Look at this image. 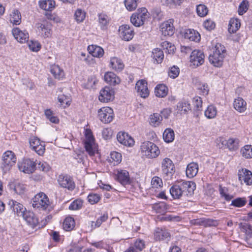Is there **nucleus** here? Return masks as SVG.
<instances>
[{
  "instance_id": "obj_54",
  "label": "nucleus",
  "mask_w": 252,
  "mask_h": 252,
  "mask_svg": "<svg viewBox=\"0 0 252 252\" xmlns=\"http://www.w3.org/2000/svg\"><path fill=\"white\" fill-rule=\"evenodd\" d=\"M197 89L200 94L206 95L208 94L209 89L208 86L205 83H199L197 85Z\"/></svg>"
},
{
  "instance_id": "obj_34",
  "label": "nucleus",
  "mask_w": 252,
  "mask_h": 252,
  "mask_svg": "<svg viewBox=\"0 0 252 252\" xmlns=\"http://www.w3.org/2000/svg\"><path fill=\"white\" fill-rule=\"evenodd\" d=\"M240 22L237 18H231L229 21L228 26V32L230 33H234L236 32L240 27Z\"/></svg>"
},
{
  "instance_id": "obj_36",
  "label": "nucleus",
  "mask_w": 252,
  "mask_h": 252,
  "mask_svg": "<svg viewBox=\"0 0 252 252\" xmlns=\"http://www.w3.org/2000/svg\"><path fill=\"white\" fill-rule=\"evenodd\" d=\"M39 4L41 8L46 11H51L55 7V2L52 0H45L40 1Z\"/></svg>"
},
{
  "instance_id": "obj_47",
  "label": "nucleus",
  "mask_w": 252,
  "mask_h": 252,
  "mask_svg": "<svg viewBox=\"0 0 252 252\" xmlns=\"http://www.w3.org/2000/svg\"><path fill=\"white\" fill-rule=\"evenodd\" d=\"M242 156L247 158H252V146L247 145L245 146L241 150Z\"/></svg>"
},
{
  "instance_id": "obj_1",
  "label": "nucleus",
  "mask_w": 252,
  "mask_h": 252,
  "mask_svg": "<svg viewBox=\"0 0 252 252\" xmlns=\"http://www.w3.org/2000/svg\"><path fill=\"white\" fill-rule=\"evenodd\" d=\"M196 188L195 184L191 181L184 182L180 185L172 186L170 193L174 199H180L183 195L191 196Z\"/></svg>"
},
{
  "instance_id": "obj_10",
  "label": "nucleus",
  "mask_w": 252,
  "mask_h": 252,
  "mask_svg": "<svg viewBox=\"0 0 252 252\" xmlns=\"http://www.w3.org/2000/svg\"><path fill=\"white\" fill-rule=\"evenodd\" d=\"M98 115L101 122L104 123H109L113 119V110L109 107H102L98 110Z\"/></svg>"
},
{
  "instance_id": "obj_32",
  "label": "nucleus",
  "mask_w": 252,
  "mask_h": 252,
  "mask_svg": "<svg viewBox=\"0 0 252 252\" xmlns=\"http://www.w3.org/2000/svg\"><path fill=\"white\" fill-rule=\"evenodd\" d=\"M168 88L163 84H159L157 86L155 89L156 95L158 97H164L167 94Z\"/></svg>"
},
{
  "instance_id": "obj_59",
  "label": "nucleus",
  "mask_w": 252,
  "mask_h": 252,
  "mask_svg": "<svg viewBox=\"0 0 252 252\" xmlns=\"http://www.w3.org/2000/svg\"><path fill=\"white\" fill-rule=\"evenodd\" d=\"M197 14L200 17H204L208 13L207 7L204 4H199L196 7Z\"/></svg>"
},
{
  "instance_id": "obj_2",
  "label": "nucleus",
  "mask_w": 252,
  "mask_h": 252,
  "mask_svg": "<svg viewBox=\"0 0 252 252\" xmlns=\"http://www.w3.org/2000/svg\"><path fill=\"white\" fill-rule=\"evenodd\" d=\"M225 54L224 46L220 43H217L209 57V61L214 66L220 67L222 65Z\"/></svg>"
},
{
  "instance_id": "obj_46",
  "label": "nucleus",
  "mask_w": 252,
  "mask_h": 252,
  "mask_svg": "<svg viewBox=\"0 0 252 252\" xmlns=\"http://www.w3.org/2000/svg\"><path fill=\"white\" fill-rule=\"evenodd\" d=\"M177 108L181 113H186L190 109V105L187 102H179L177 105Z\"/></svg>"
},
{
  "instance_id": "obj_55",
  "label": "nucleus",
  "mask_w": 252,
  "mask_h": 252,
  "mask_svg": "<svg viewBox=\"0 0 252 252\" xmlns=\"http://www.w3.org/2000/svg\"><path fill=\"white\" fill-rule=\"evenodd\" d=\"M137 0H125V4L127 10L132 11L137 7Z\"/></svg>"
},
{
  "instance_id": "obj_48",
  "label": "nucleus",
  "mask_w": 252,
  "mask_h": 252,
  "mask_svg": "<svg viewBox=\"0 0 252 252\" xmlns=\"http://www.w3.org/2000/svg\"><path fill=\"white\" fill-rule=\"evenodd\" d=\"M86 16L84 11L81 9H78L74 13V18L77 23H80L84 21Z\"/></svg>"
},
{
  "instance_id": "obj_63",
  "label": "nucleus",
  "mask_w": 252,
  "mask_h": 252,
  "mask_svg": "<svg viewBox=\"0 0 252 252\" xmlns=\"http://www.w3.org/2000/svg\"><path fill=\"white\" fill-rule=\"evenodd\" d=\"M179 68L176 66H173L169 69L168 75L171 78H175L179 75Z\"/></svg>"
},
{
  "instance_id": "obj_44",
  "label": "nucleus",
  "mask_w": 252,
  "mask_h": 252,
  "mask_svg": "<svg viewBox=\"0 0 252 252\" xmlns=\"http://www.w3.org/2000/svg\"><path fill=\"white\" fill-rule=\"evenodd\" d=\"M163 183L161 178L158 176H154L151 180L152 190H156L157 189L160 188L162 187Z\"/></svg>"
},
{
  "instance_id": "obj_6",
  "label": "nucleus",
  "mask_w": 252,
  "mask_h": 252,
  "mask_svg": "<svg viewBox=\"0 0 252 252\" xmlns=\"http://www.w3.org/2000/svg\"><path fill=\"white\" fill-rule=\"evenodd\" d=\"M85 148L90 156H94L97 151V146L92 132L89 129L85 130Z\"/></svg>"
},
{
  "instance_id": "obj_39",
  "label": "nucleus",
  "mask_w": 252,
  "mask_h": 252,
  "mask_svg": "<svg viewBox=\"0 0 252 252\" xmlns=\"http://www.w3.org/2000/svg\"><path fill=\"white\" fill-rule=\"evenodd\" d=\"M152 57L155 60L157 63H161L164 58L163 51L158 48H155L152 52Z\"/></svg>"
},
{
  "instance_id": "obj_22",
  "label": "nucleus",
  "mask_w": 252,
  "mask_h": 252,
  "mask_svg": "<svg viewBox=\"0 0 252 252\" xmlns=\"http://www.w3.org/2000/svg\"><path fill=\"white\" fill-rule=\"evenodd\" d=\"M154 237L156 240L169 241L170 238V234L167 229L157 228L154 233Z\"/></svg>"
},
{
  "instance_id": "obj_49",
  "label": "nucleus",
  "mask_w": 252,
  "mask_h": 252,
  "mask_svg": "<svg viewBox=\"0 0 252 252\" xmlns=\"http://www.w3.org/2000/svg\"><path fill=\"white\" fill-rule=\"evenodd\" d=\"M45 115L47 119H48L51 122L57 124L59 122V119L54 116L53 112L50 109H47L45 110Z\"/></svg>"
},
{
  "instance_id": "obj_25",
  "label": "nucleus",
  "mask_w": 252,
  "mask_h": 252,
  "mask_svg": "<svg viewBox=\"0 0 252 252\" xmlns=\"http://www.w3.org/2000/svg\"><path fill=\"white\" fill-rule=\"evenodd\" d=\"M234 109L240 113L244 112L247 109V103L242 97H238L233 102Z\"/></svg>"
},
{
  "instance_id": "obj_31",
  "label": "nucleus",
  "mask_w": 252,
  "mask_h": 252,
  "mask_svg": "<svg viewBox=\"0 0 252 252\" xmlns=\"http://www.w3.org/2000/svg\"><path fill=\"white\" fill-rule=\"evenodd\" d=\"M110 66L113 69L120 71L124 67V64L122 61L116 57H113L110 60Z\"/></svg>"
},
{
  "instance_id": "obj_23",
  "label": "nucleus",
  "mask_w": 252,
  "mask_h": 252,
  "mask_svg": "<svg viewBox=\"0 0 252 252\" xmlns=\"http://www.w3.org/2000/svg\"><path fill=\"white\" fill-rule=\"evenodd\" d=\"M238 175L240 181H243L247 185H252V173L251 171L246 169H242L241 170H239Z\"/></svg>"
},
{
  "instance_id": "obj_21",
  "label": "nucleus",
  "mask_w": 252,
  "mask_h": 252,
  "mask_svg": "<svg viewBox=\"0 0 252 252\" xmlns=\"http://www.w3.org/2000/svg\"><path fill=\"white\" fill-rule=\"evenodd\" d=\"M8 205L11 209L19 216H22L27 211L23 205L13 200H10L8 202Z\"/></svg>"
},
{
  "instance_id": "obj_33",
  "label": "nucleus",
  "mask_w": 252,
  "mask_h": 252,
  "mask_svg": "<svg viewBox=\"0 0 252 252\" xmlns=\"http://www.w3.org/2000/svg\"><path fill=\"white\" fill-rule=\"evenodd\" d=\"M108 161L114 165H116L121 162L122 155L119 152L115 151L112 152L110 154V156L108 157Z\"/></svg>"
},
{
  "instance_id": "obj_20",
  "label": "nucleus",
  "mask_w": 252,
  "mask_h": 252,
  "mask_svg": "<svg viewBox=\"0 0 252 252\" xmlns=\"http://www.w3.org/2000/svg\"><path fill=\"white\" fill-rule=\"evenodd\" d=\"M37 28L43 37L46 38L51 36L52 26L50 23L45 22L43 23H38L37 24Z\"/></svg>"
},
{
  "instance_id": "obj_40",
  "label": "nucleus",
  "mask_w": 252,
  "mask_h": 252,
  "mask_svg": "<svg viewBox=\"0 0 252 252\" xmlns=\"http://www.w3.org/2000/svg\"><path fill=\"white\" fill-rule=\"evenodd\" d=\"M162 120V116L158 113H154L150 116V124L154 126H158Z\"/></svg>"
},
{
  "instance_id": "obj_3",
  "label": "nucleus",
  "mask_w": 252,
  "mask_h": 252,
  "mask_svg": "<svg viewBox=\"0 0 252 252\" xmlns=\"http://www.w3.org/2000/svg\"><path fill=\"white\" fill-rule=\"evenodd\" d=\"M140 149L142 156L148 158H156L160 154L158 147L152 142H144L140 146Z\"/></svg>"
},
{
  "instance_id": "obj_4",
  "label": "nucleus",
  "mask_w": 252,
  "mask_h": 252,
  "mask_svg": "<svg viewBox=\"0 0 252 252\" xmlns=\"http://www.w3.org/2000/svg\"><path fill=\"white\" fill-rule=\"evenodd\" d=\"M16 157L11 151L4 152L2 157L1 169L4 173L9 171L16 162Z\"/></svg>"
},
{
  "instance_id": "obj_7",
  "label": "nucleus",
  "mask_w": 252,
  "mask_h": 252,
  "mask_svg": "<svg viewBox=\"0 0 252 252\" xmlns=\"http://www.w3.org/2000/svg\"><path fill=\"white\" fill-rule=\"evenodd\" d=\"M161 169L163 177L166 180L171 179L175 172V166L172 160L168 158H164L161 161Z\"/></svg>"
},
{
  "instance_id": "obj_52",
  "label": "nucleus",
  "mask_w": 252,
  "mask_h": 252,
  "mask_svg": "<svg viewBox=\"0 0 252 252\" xmlns=\"http://www.w3.org/2000/svg\"><path fill=\"white\" fill-rule=\"evenodd\" d=\"M58 100L61 105L64 108L69 106L70 104V99L69 97L64 95L59 96Z\"/></svg>"
},
{
  "instance_id": "obj_15",
  "label": "nucleus",
  "mask_w": 252,
  "mask_h": 252,
  "mask_svg": "<svg viewBox=\"0 0 252 252\" xmlns=\"http://www.w3.org/2000/svg\"><path fill=\"white\" fill-rule=\"evenodd\" d=\"M12 33L15 39L21 43L28 41L29 38V33L26 31H22L19 28H13Z\"/></svg>"
},
{
  "instance_id": "obj_24",
  "label": "nucleus",
  "mask_w": 252,
  "mask_h": 252,
  "mask_svg": "<svg viewBox=\"0 0 252 252\" xmlns=\"http://www.w3.org/2000/svg\"><path fill=\"white\" fill-rule=\"evenodd\" d=\"M23 219L32 228L35 227L38 223V220L35 214L31 211H26L22 216Z\"/></svg>"
},
{
  "instance_id": "obj_5",
  "label": "nucleus",
  "mask_w": 252,
  "mask_h": 252,
  "mask_svg": "<svg viewBox=\"0 0 252 252\" xmlns=\"http://www.w3.org/2000/svg\"><path fill=\"white\" fill-rule=\"evenodd\" d=\"M149 18V14L145 8L138 9L130 17V21L135 27H140L144 24Z\"/></svg>"
},
{
  "instance_id": "obj_37",
  "label": "nucleus",
  "mask_w": 252,
  "mask_h": 252,
  "mask_svg": "<svg viewBox=\"0 0 252 252\" xmlns=\"http://www.w3.org/2000/svg\"><path fill=\"white\" fill-rule=\"evenodd\" d=\"M51 72L55 78L61 79L64 77L63 71L58 65H53L51 67Z\"/></svg>"
},
{
  "instance_id": "obj_43",
  "label": "nucleus",
  "mask_w": 252,
  "mask_h": 252,
  "mask_svg": "<svg viewBox=\"0 0 252 252\" xmlns=\"http://www.w3.org/2000/svg\"><path fill=\"white\" fill-rule=\"evenodd\" d=\"M163 138L167 143H170L174 139V132L171 128L166 129L163 133Z\"/></svg>"
},
{
  "instance_id": "obj_35",
  "label": "nucleus",
  "mask_w": 252,
  "mask_h": 252,
  "mask_svg": "<svg viewBox=\"0 0 252 252\" xmlns=\"http://www.w3.org/2000/svg\"><path fill=\"white\" fill-rule=\"evenodd\" d=\"M10 22L14 25H18L21 22V15L17 9L12 11L10 15Z\"/></svg>"
},
{
  "instance_id": "obj_14",
  "label": "nucleus",
  "mask_w": 252,
  "mask_h": 252,
  "mask_svg": "<svg viewBox=\"0 0 252 252\" xmlns=\"http://www.w3.org/2000/svg\"><path fill=\"white\" fill-rule=\"evenodd\" d=\"M58 182L61 187L69 190H73L75 187L72 178L67 175H60L58 178Z\"/></svg>"
},
{
  "instance_id": "obj_18",
  "label": "nucleus",
  "mask_w": 252,
  "mask_h": 252,
  "mask_svg": "<svg viewBox=\"0 0 252 252\" xmlns=\"http://www.w3.org/2000/svg\"><path fill=\"white\" fill-rule=\"evenodd\" d=\"M136 90L141 97L146 98L149 95V90L148 88L147 83L145 80H141L137 82L135 87Z\"/></svg>"
},
{
  "instance_id": "obj_57",
  "label": "nucleus",
  "mask_w": 252,
  "mask_h": 252,
  "mask_svg": "<svg viewBox=\"0 0 252 252\" xmlns=\"http://www.w3.org/2000/svg\"><path fill=\"white\" fill-rule=\"evenodd\" d=\"M73 157L78 162H82L84 161L85 157L84 152L80 150H76L74 151Z\"/></svg>"
},
{
  "instance_id": "obj_27",
  "label": "nucleus",
  "mask_w": 252,
  "mask_h": 252,
  "mask_svg": "<svg viewBox=\"0 0 252 252\" xmlns=\"http://www.w3.org/2000/svg\"><path fill=\"white\" fill-rule=\"evenodd\" d=\"M105 81L110 85H115L120 83V79L113 72H108L104 76Z\"/></svg>"
},
{
  "instance_id": "obj_16",
  "label": "nucleus",
  "mask_w": 252,
  "mask_h": 252,
  "mask_svg": "<svg viewBox=\"0 0 252 252\" xmlns=\"http://www.w3.org/2000/svg\"><path fill=\"white\" fill-rule=\"evenodd\" d=\"M119 34L123 39L126 41L131 40L134 35L133 30L128 25H122L119 28Z\"/></svg>"
},
{
  "instance_id": "obj_26",
  "label": "nucleus",
  "mask_w": 252,
  "mask_h": 252,
  "mask_svg": "<svg viewBox=\"0 0 252 252\" xmlns=\"http://www.w3.org/2000/svg\"><path fill=\"white\" fill-rule=\"evenodd\" d=\"M198 171V165L196 162H190L186 169V175L189 178H192L195 176Z\"/></svg>"
},
{
  "instance_id": "obj_12",
  "label": "nucleus",
  "mask_w": 252,
  "mask_h": 252,
  "mask_svg": "<svg viewBox=\"0 0 252 252\" xmlns=\"http://www.w3.org/2000/svg\"><path fill=\"white\" fill-rule=\"evenodd\" d=\"M204 54L201 51H193L190 56V65L197 67L202 65L204 62Z\"/></svg>"
},
{
  "instance_id": "obj_17",
  "label": "nucleus",
  "mask_w": 252,
  "mask_h": 252,
  "mask_svg": "<svg viewBox=\"0 0 252 252\" xmlns=\"http://www.w3.org/2000/svg\"><path fill=\"white\" fill-rule=\"evenodd\" d=\"M119 143L127 147H132L134 144V139L127 133L119 132L117 135Z\"/></svg>"
},
{
  "instance_id": "obj_51",
  "label": "nucleus",
  "mask_w": 252,
  "mask_h": 252,
  "mask_svg": "<svg viewBox=\"0 0 252 252\" xmlns=\"http://www.w3.org/2000/svg\"><path fill=\"white\" fill-rule=\"evenodd\" d=\"M28 46L30 50L37 52L41 48L40 44L37 41L31 40L28 42Z\"/></svg>"
},
{
  "instance_id": "obj_62",
  "label": "nucleus",
  "mask_w": 252,
  "mask_h": 252,
  "mask_svg": "<svg viewBox=\"0 0 252 252\" xmlns=\"http://www.w3.org/2000/svg\"><path fill=\"white\" fill-rule=\"evenodd\" d=\"M219 191L221 197L224 198L226 201H229L232 198V196L227 193V189L221 186H219Z\"/></svg>"
},
{
  "instance_id": "obj_8",
  "label": "nucleus",
  "mask_w": 252,
  "mask_h": 252,
  "mask_svg": "<svg viewBox=\"0 0 252 252\" xmlns=\"http://www.w3.org/2000/svg\"><path fill=\"white\" fill-rule=\"evenodd\" d=\"M32 205L35 208L45 210L49 205V200L45 194L40 192L33 198Z\"/></svg>"
},
{
  "instance_id": "obj_28",
  "label": "nucleus",
  "mask_w": 252,
  "mask_h": 252,
  "mask_svg": "<svg viewBox=\"0 0 252 252\" xmlns=\"http://www.w3.org/2000/svg\"><path fill=\"white\" fill-rule=\"evenodd\" d=\"M88 50L92 56L96 58L102 57L104 55V50L100 46L92 45L88 47Z\"/></svg>"
},
{
  "instance_id": "obj_61",
  "label": "nucleus",
  "mask_w": 252,
  "mask_h": 252,
  "mask_svg": "<svg viewBox=\"0 0 252 252\" xmlns=\"http://www.w3.org/2000/svg\"><path fill=\"white\" fill-rule=\"evenodd\" d=\"M100 196L96 193H90L88 196V201L91 204L97 203L100 199Z\"/></svg>"
},
{
  "instance_id": "obj_53",
  "label": "nucleus",
  "mask_w": 252,
  "mask_h": 252,
  "mask_svg": "<svg viewBox=\"0 0 252 252\" xmlns=\"http://www.w3.org/2000/svg\"><path fill=\"white\" fill-rule=\"evenodd\" d=\"M247 200L245 198H237L232 201L231 205L236 207H242L246 205Z\"/></svg>"
},
{
  "instance_id": "obj_13",
  "label": "nucleus",
  "mask_w": 252,
  "mask_h": 252,
  "mask_svg": "<svg viewBox=\"0 0 252 252\" xmlns=\"http://www.w3.org/2000/svg\"><path fill=\"white\" fill-rule=\"evenodd\" d=\"M99 100L102 102L107 103L114 98V92L109 87H105L100 91Z\"/></svg>"
},
{
  "instance_id": "obj_19",
  "label": "nucleus",
  "mask_w": 252,
  "mask_h": 252,
  "mask_svg": "<svg viewBox=\"0 0 252 252\" xmlns=\"http://www.w3.org/2000/svg\"><path fill=\"white\" fill-rule=\"evenodd\" d=\"M160 28L162 34L165 36H172L174 33V28L172 19H170L162 23Z\"/></svg>"
},
{
  "instance_id": "obj_42",
  "label": "nucleus",
  "mask_w": 252,
  "mask_h": 252,
  "mask_svg": "<svg viewBox=\"0 0 252 252\" xmlns=\"http://www.w3.org/2000/svg\"><path fill=\"white\" fill-rule=\"evenodd\" d=\"M217 114V110L216 107L213 105H210L208 106L207 109L204 112L205 116L208 119H213L214 118Z\"/></svg>"
},
{
  "instance_id": "obj_41",
  "label": "nucleus",
  "mask_w": 252,
  "mask_h": 252,
  "mask_svg": "<svg viewBox=\"0 0 252 252\" xmlns=\"http://www.w3.org/2000/svg\"><path fill=\"white\" fill-rule=\"evenodd\" d=\"M75 226V222L73 218L70 217H66L63 223V229L66 231L72 230Z\"/></svg>"
},
{
  "instance_id": "obj_58",
  "label": "nucleus",
  "mask_w": 252,
  "mask_h": 252,
  "mask_svg": "<svg viewBox=\"0 0 252 252\" xmlns=\"http://www.w3.org/2000/svg\"><path fill=\"white\" fill-rule=\"evenodd\" d=\"M249 7V3L248 1L247 0H243L240 4L239 6L238 9V14L240 15H242L244 13H245Z\"/></svg>"
},
{
  "instance_id": "obj_64",
  "label": "nucleus",
  "mask_w": 252,
  "mask_h": 252,
  "mask_svg": "<svg viewBox=\"0 0 252 252\" xmlns=\"http://www.w3.org/2000/svg\"><path fill=\"white\" fill-rule=\"evenodd\" d=\"M154 208L158 213H164L167 209L166 204L164 202L155 205Z\"/></svg>"
},
{
  "instance_id": "obj_50",
  "label": "nucleus",
  "mask_w": 252,
  "mask_h": 252,
  "mask_svg": "<svg viewBox=\"0 0 252 252\" xmlns=\"http://www.w3.org/2000/svg\"><path fill=\"white\" fill-rule=\"evenodd\" d=\"M83 202L81 199H76L73 201L69 205V209L70 210H77L80 209L83 206Z\"/></svg>"
},
{
  "instance_id": "obj_9",
  "label": "nucleus",
  "mask_w": 252,
  "mask_h": 252,
  "mask_svg": "<svg viewBox=\"0 0 252 252\" xmlns=\"http://www.w3.org/2000/svg\"><path fill=\"white\" fill-rule=\"evenodd\" d=\"M19 169L26 174L33 173L36 168V163L33 160L29 158L23 159L18 163Z\"/></svg>"
},
{
  "instance_id": "obj_29",
  "label": "nucleus",
  "mask_w": 252,
  "mask_h": 252,
  "mask_svg": "<svg viewBox=\"0 0 252 252\" xmlns=\"http://www.w3.org/2000/svg\"><path fill=\"white\" fill-rule=\"evenodd\" d=\"M184 36L186 39H189L190 41H199L200 39L199 33L193 29L186 30Z\"/></svg>"
},
{
  "instance_id": "obj_30",
  "label": "nucleus",
  "mask_w": 252,
  "mask_h": 252,
  "mask_svg": "<svg viewBox=\"0 0 252 252\" xmlns=\"http://www.w3.org/2000/svg\"><path fill=\"white\" fill-rule=\"evenodd\" d=\"M110 20V18L104 13H100L98 15V22L102 30L107 29Z\"/></svg>"
},
{
  "instance_id": "obj_38",
  "label": "nucleus",
  "mask_w": 252,
  "mask_h": 252,
  "mask_svg": "<svg viewBox=\"0 0 252 252\" xmlns=\"http://www.w3.org/2000/svg\"><path fill=\"white\" fill-rule=\"evenodd\" d=\"M118 179L122 184H126L129 182V173L126 170H121L118 172Z\"/></svg>"
},
{
  "instance_id": "obj_45",
  "label": "nucleus",
  "mask_w": 252,
  "mask_h": 252,
  "mask_svg": "<svg viewBox=\"0 0 252 252\" xmlns=\"http://www.w3.org/2000/svg\"><path fill=\"white\" fill-rule=\"evenodd\" d=\"M239 140L237 138H230L226 141L227 147L230 150H235L238 148Z\"/></svg>"
},
{
  "instance_id": "obj_56",
  "label": "nucleus",
  "mask_w": 252,
  "mask_h": 252,
  "mask_svg": "<svg viewBox=\"0 0 252 252\" xmlns=\"http://www.w3.org/2000/svg\"><path fill=\"white\" fill-rule=\"evenodd\" d=\"M26 189V186L19 182L16 183L14 186V190L16 193L19 194L24 193Z\"/></svg>"
},
{
  "instance_id": "obj_11",
  "label": "nucleus",
  "mask_w": 252,
  "mask_h": 252,
  "mask_svg": "<svg viewBox=\"0 0 252 252\" xmlns=\"http://www.w3.org/2000/svg\"><path fill=\"white\" fill-rule=\"evenodd\" d=\"M31 148L38 155L42 156L45 152V144L36 137H31L29 141Z\"/></svg>"
},
{
  "instance_id": "obj_60",
  "label": "nucleus",
  "mask_w": 252,
  "mask_h": 252,
  "mask_svg": "<svg viewBox=\"0 0 252 252\" xmlns=\"http://www.w3.org/2000/svg\"><path fill=\"white\" fill-rule=\"evenodd\" d=\"M192 103L197 111L201 110L202 105V100L201 98L198 96H196L193 98Z\"/></svg>"
}]
</instances>
